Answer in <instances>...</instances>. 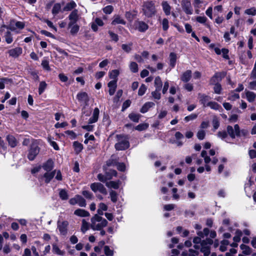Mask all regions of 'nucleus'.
Here are the masks:
<instances>
[{"instance_id":"6e6552de","label":"nucleus","mask_w":256,"mask_h":256,"mask_svg":"<svg viewBox=\"0 0 256 256\" xmlns=\"http://www.w3.org/2000/svg\"><path fill=\"white\" fill-rule=\"evenodd\" d=\"M68 224L69 223L66 220L60 221V220H58L57 222V228L61 235H66Z\"/></svg>"},{"instance_id":"13d9d810","label":"nucleus","mask_w":256,"mask_h":256,"mask_svg":"<svg viewBox=\"0 0 256 256\" xmlns=\"http://www.w3.org/2000/svg\"><path fill=\"white\" fill-rule=\"evenodd\" d=\"M104 252L106 256H113V250H110L108 246H104Z\"/></svg>"},{"instance_id":"412c9836","label":"nucleus","mask_w":256,"mask_h":256,"mask_svg":"<svg viewBox=\"0 0 256 256\" xmlns=\"http://www.w3.org/2000/svg\"><path fill=\"white\" fill-rule=\"evenodd\" d=\"M135 26L136 28L141 32H145L148 28V25L146 23L142 21L136 22Z\"/></svg>"},{"instance_id":"5fc2aeb1","label":"nucleus","mask_w":256,"mask_h":256,"mask_svg":"<svg viewBox=\"0 0 256 256\" xmlns=\"http://www.w3.org/2000/svg\"><path fill=\"white\" fill-rule=\"evenodd\" d=\"M236 235L234 237V241L238 242L240 240V237L242 235V232L240 230H236Z\"/></svg>"},{"instance_id":"0e129e2a","label":"nucleus","mask_w":256,"mask_h":256,"mask_svg":"<svg viewBox=\"0 0 256 256\" xmlns=\"http://www.w3.org/2000/svg\"><path fill=\"white\" fill-rule=\"evenodd\" d=\"M146 89L147 88L144 84H142L140 88H139L138 94L140 96L144 95L146 92Z\"/></svg>"},{"instance_id":"7c9ffc66","label":"nucleus","mask_w":256,"mask_h":256,"mask_svg":"<svg viewBox=\"0 0 256 256\" xmlns=\"http://www.w3.org/2000/svg\"><path fill=\"white\" fill-rule=\"evenodd\" d=\"M198 254V252L190 248H189L188 250H184L182 253V256H196Z\"/></svg>"},{"instance_id":"cd10ccee","label":"nucleus","mask_w":256,"mask_h":256,"mask_svg":"<svg viewBox=\"0 0 256 256\" xmlns=\"http://www.w3.org/2000/svg\"><path fill=\"white\" fill-rule=\"evenodd\" d=\"M246 96L247 100L250 102H254L256 98V94L250 91H246Z\"/></svg>"},{"instance_id":"79ce46f5","label":"nucleus","mask_w":256,"mask_h":256,"mask_svg":"<svg viewBox=\"0 0 256 256\" xmlns=\"http://www.w3.org/2000/svg\"><path fill=\"white\" fill-rule=\"evenodd\" d=\"M140 117V115L138 114L131 113L128 115V118L134 122H138L139 119Z\"/></svg>"},{"instance_id":"f704fd0d","label":"nucleus","mask_w":256,"mask_h":256,"mask_svg":"<svg viewBox=\"0 0 256 256\" xmlns=\"http://www.w3.org/2000/svg\"><path fill=\"white\" fill-rule=\"evenodd\" d=\"M106 185L109 188H114V189H118L120 186V182H114L110 181L106 182Z\"/></svg>"},{"instance_id":"72a5a7b5","label":"nucleus","mask_w":256,"mask_h":256,"mask_svg":"<svg viewBox=\"0 0 256 256\" xmlns=\"http://www.w3.org/2000/svg\"><path fill=\"white\" fill-rule=\"evenodd\" d=\"M240 248L244 254L250 255L252 253V248L244 244H241Z\"/></svg>"},{"instance_id":"37998d69","label":"nucleus","mask_w":256,"mask_h":256,"mask_svg":"<svg viewBox=\"0 0 256 256\" xmlns=\"http://www.w3.org/2000/svg\"><path fill=\"white\" fill-rule=\"evenodd\" d=\"M154 86L156 89L160 90L162 87V82L160 76H156L154 80Z\"/></svg>"},{"instance_id":"ddd939ff","label":"nucleus","mask_w":256,"mask_h":256,"mask_svg":"<svg viewBox=\"0 0 256 256\" xmlns=\"http://www.w3.org/2000/svg\"><path fill=\"white\" fill-rule=\"evenodd\" d=\"M181 6L183 10L186 14H192L193 13V8L191 3L188 0H182L181 2Z\"/></svg>"},{"instance_id":"8fccbe9b","label":"nucleus","mask_w":256,"mask_h":256,"mask_svg":"<svg viewBox=\"0 0 256 256\" xmlns=\"http://www.w3.org/2000/svg\"><path fill=\"white\" fill-rule=\"evenodd\" d=\"M60 197L63 200H66L68 198L67 192L64 190H61L59 193Z\"/></svg>"},{"instance_id":"2f4dec72","label":"nucleus","mask_w":256,"mask_h":256,"mask_svg":"<svg viewBox=\"0 0 256 256\" xmlns=\"http://www.w3.org/2000/svg\"><path fill=\"white\" fill-rule=\"evenodd\" d=\"M126 24L125 21L122 19L120 16L116 15L114 16L113 20L112 22V24L116 25L118 24Z\"/></svg>"},{"instance_id":"338daca9","label":"nucleus","mask_w":256,"mask_h":256,"mask_svg":"<svg viewBox=\"0 0 256 256\" xmlns=\"http://www.w3.org/2000/svg\"><path fill=\"white\" fill-rule=\"evenodd\" d=\"M198 116V114H192L188 116H186L184 118V120L186 122H188L190 120H194L196 119Z\"/></svg>"},{"instance_id":"603ef678","label":"nucleus","mask_w":256,"mask_h":256,"mask_svg":"<svg viewBox=\"0 0 256 256\" xmlns=\"http://www.w3.org/2000/svg\"><path fill=\"white\" fill-rule=\"evenodd\" d=\"M162 30L164 31H166L169 28V22L167 18H164L162 22Z\"/></svg>"},{"instance_id":"aec40b11","label":"nucleus","mask_w":256,"mask_h":256,"mask_svg":"<svg viewBox=\"0 0 256 256\" xmlns=\"http://www.w3.org/2000/svg\"><path fill=\"white\" fill-rule=\"evenodd\" d=\"M116 82L117 80H111L108 84V87L109 88L108 92L110 96H112L116 92L117 86Z\"/></svg>"},{"instance_id":"9b49d317","label":"nucleus","mask_w":256,"mask_h":256,"mask_svg":"<svg viewBox=\"0 0 256 256\" xmlns=\"http://www.w3.org/2000/svg\"><path fill=\"white\" fill-rule=\"evenodd\" d=\"M90 188L94 192H98L104 194H107V190L104 188V186L100 182H94L90 184Z\"/></svg>"},{"instance_id":"bb28decb","label":"nucleus","mask_w":256,"mask_h":256,"mask_svg":"<svg viewBox=\"0 0 256 256\" xmlns=\"http://www.w3.org/2000/svg\"><path fill=\"white\" fill-rule=\"evenodd\" d=\"M74 214L80 217H86L90 216V213L83 209H77L74 212Z\"/></svg>"},{"instance_id":"5701e85b","label":"nucleus","mask_w":256,"mask_h":256,"mask_svg":"<svg viewBox=\"0 0 256 256\" xmlns=\"http://www.w3.org/2000/svg\"><path fill=\"white\" fill-rule=\"evenodd\" d=\"M68 28L72 35L76 34L80 30V26L78 24H68Z\"/></svg>"},{"instance_id":"e2e57ef3","label":"nucleus","mask_w":256,"mask_h":256,"mask_svg":"<svg viewBox=\"0 0 256 256\" xmlns=\"http://www.w3.org/2000/svg\"><path fill=\"white\" fill-rule=\"evenodd\" d=\"M110 194L111 200L114 202H116L118 200V194L114 190H112Z\"/></svg>"},{"instance_id":"20e7f679","label":"nucleus","mask_w":256,"mask_h":256,"mask_svg":"<svg viewBox=\"0 0 256 256\" xmlns=\"http://www.w3.org/2000/svg\"><path fill=\"white\" fill-rule=\"evenodd\" d=\"M209 234V230L208 228H204L202 231H198L196 234L198 236L194 238L193 242L195 244L194 248L196 249H199L202 242L201 238L207 236Z\"/></svg>"},{"instance_id":"473e14b6","label":"nucleus","mask_w":256,"mask_h":256,"mask_svg":"<svg viewBox=\"0 0 256 256\" xmlns=\"http://www.w3.org/2000/svg\"><path fill=\"white\" fill-rule=\"evenodd\" d=\"M52 252L56 254L62 256L65 254V252L64 250H60L56 244H52Z\"/></svg>"},{"instance_id":"f8f14e48","label":"nucleus","mask_w":256,"mask_h":256,"mask_svg":"<svg viewBox=\"0 0 256 256\" xmlns=\"http://www.w3.org/2000/svg\"><path fill=\"white\" fill-rule=\"evenodd\" d=\"M80 18V14L78 10H73L68 16V24H77Z\"/></svg>"},{"instance_id":"a878e982","label":"nucleus","mask_w":256,"mask_h":256,"mask_svg":"<svg viewBox=\"0 0 256 256\" xmlns=\"http://www.w3.org/2000/svg\"><path fill=\"white\" fill-rule=\"evenodd\" d=\"M154 105L155 104L153 102H146L142 106V108L140 110V112L142 114L146 113V112H147L148 110L150 108L154 106Z\"/></svg>"},{"instance_id":"680f3d73","label":"nucleus","mask_w":256,"mask_h":256,"mask_svg":"<svg viewBox=\"0 0 256 256\" xmlns=\"http://www.w3.org/2000/svg\"><path fill=\"white\" fill-rule=\"evenodd\" d=\"M160 90H156L152 92V97L156 100H160L161 98V94L160 92Z\"/></svg>"},{"instance_id":"6ab92c4d","label":"nucleus","mask_w":256,"mask_h":256,"mask_svg":"<svg viewBox=\"0 0 256 256\" xmlns=\"http://www.w3.org/2000/svg\"><path fill=\"white\" fill-rule=\"evenodd\" d=\"M22 50L20 47H16L8 51L10 56L17 58L22 54Z\"/></svg>"},{"instance_id":"6e6d98bb","label":"nucleus","mask_w":256,"mask_h":256,"mask_svg":"<svg viewBox=\"0 0 256 256\" xmlns=\"http://www.w3.org/2000/svg\"><path fill=\"white\" fill-rule=\"evenodd\" d=\"M65 134L72 140H74L76 137V134L72 130H66L65 132Z\"/></svg>"},{"instance_id":"dca6fc26","label":"nucleus","mask_w":256,"mask_h":256,"mask_svg":"<svg viewBox=\"0 0 256 256\" xmlns=\"http://www.w3.org/2000/svg\"><path fill=\"white\" fill-rule=\"evenodd\" d=\"M110 172L112 175L111 176H109L108 174H106V176H104L100 174L98 175V179L100 182L106 183L107 180L110 179L112 176H116V172L115 170H110Z\"/></svg>"},{"instance_id":"2eb2a0df","label":"nucleus","mask_w":256,"mask_h":256,"mask_svg":"<svg viewBox=\"0 0 256 256\" xmlns=\"http://www.w3.org/2000/svg\"><path fill=\"white\" fill-rule=\"evenodd\" d=\"M76 98L78 102L84 105H88L89 97L86 92H80L77 94Z\"/></svg>"},{"instance_id":"3c124183","label":"nucleus","mask_w":256,"mask_h":256,"mask_svg":"<svg viewBox=\"0 0 256 256\" xmlns=\"http://www.w3.org/2000/svg\"><path fill=\"white\" fill-rule=\"evenodd\" d=\"M5 40L8 44H10L13 41V38L10 32L8 31L4 36Z\"/></svg>"},{"instance_id":"393cba45","label":"nucleus","mask_w":256,"mask_h":256,"mask_svg":"<svg viewBox=\"0 0 256 256\" xmlns=\"http://www.w3.org/2000/svg\"><path fill=\"white\" fill-rule=\"evenodd\" d=\"M192 77V71L190 70H187L181 76V80L184 82H188Z\"/></svg>"},{"instance_id":"a18cd8bd","label":"nucleus","mask_w":256,"mask_h":256,"mask_svg":"<svg viewBox=\"0 0 256 256\" xmlns=\"http://www.w3.org/2000/svg\"><path fill=\"white\" fill-rule=\"evenodd\" d=\"M47 86V84L44 81H42L40 82L38 88V94H41L46 90Z\"/></svg>"},{"instance_id":"423d86ee","label":"nucleus","mask_w":256,"mask_h":256,"mask_svg":"<svg viewBox=\"0 0 256 256\" xmlns=\"http://www.w3.org/2000/svg\"><path fill=\"white\" fill-rule=\"evenodd\" d=\"M213 243V240L210 238H206L202 241L200 246V251L204 254V256H208L210 254V246Z\"/></svg>"},{"instance_id":"f03ea898","label":"nucleus","mask_w":256,"mask_h":256,"mask_svg":"<svg viewBox=\"0 0 256 256\" xmlns=\"http://www.w3.org/2000/svg\"><path fill=\"white\" fill-rule=\"evenodd\" d=\"M118 142L115 144L114 147L117 150H124L130 146L128 137L124 134L116 135Z\"/></svg>"},{"instance_id":"9d476101","label":"nucleus","mask_w":256,"mask_h":256,"mask_svg":"<svg viewBox=\"0 0 256 256\" xmlns=\"http://www.w3.org/2000/svg\"><path fill=\"white\" fill-rule=\"evenodd\" d=\"M56 170L52 172H44L42 175L39 176V180L41 182H44L46 184L49 183L56 174Z\"/></svg>"},{"instance_id":"864d4df0","label":"nucleus","mask_w":256,"mask_h":256,"mask_svg":"<svg viewBox=\"0 0 256 256\" xmlns=\"http://www.w3.org/2000/svg\"><path fill=\"white\" fill-rule=\"evenodd\" d=\"M132 43L129 44H122V49L126 52H130L132 50Z\"/></svg>"},{"instance_id":"c9c22d12","label":"nucleus","mask_w":256,"mask_h":256,"mask_svg":"<svg viewBox=\"0 0 256 256\" xmlns=\"http://www.w3.org/2000/svg\"><path fill=\"white\" fill-rule=\"evenodd\" d=\"M236 91H232L229 94L228 96V100L230 101H234L240 98V95L238 94L235 92Z\"/></svg>"},{"instance_id":"a211bd4d","label":"nucleus","mask_w":256,"mask_h":256,"mask_svg":"<svg viewBox=\"0 0 256 256\" xmlns=\"http://www.w3.org/2000/svg\"><path fill=\"white\" fill-rule=\"evenodd\" d=\"M198 99L199 102L202 104L204 106L206 107L207 106L206 104L208 102H210L209 100L210 98L208 96L200 93L198 94Z\"/></svg>"},{"instance_id":"c756f323","label":"nucleus","mask_w":256,"mask_h":256,"mask_svg":"<svg viewBox=\"0 0 256 256\" xmlns=\"http://www.w3.org/2000/svg\"><path fill=\"white\" fill-rule=\"evenodd\" d=\"M170 66L173 68L175 66L176 64V61L177 59L176 54L174 52H170L169 56Z\"/></svg>"},{"instance_id":"7ed1b4c3","label":"nucleus","mask_w":256,"mask_h":256,"mask_svg":"<svg viewBox=\"0 0 256 256\" xmlns=\"http://www.w3.org/2000/svg\"><path fill=\"white\" fill-rule=\"evenodd\" d=\"M100 114L99 109L96 108L93 112L92 116L88 120V124L82 126V128L86 130L87 131H92L94 129V126L92 125V124L96 122Z\"/></svg>"},{"instance_id":"e433bc0d","label":"nucleus","mask_w":256,"mask_h":256,"mask_svg":"<svg viewBox=\"0 0 256 256\" xmlns=\"http://www.w3.org/2000/svg\"><path fill=\"white\" fill-rule=\"evenodd\" d=\"M9 144L12 148L15 147L16 146L17 142L15 138L10 135L8 136L6 138Z\"/></svg>"},{"instance_id":"052dcab7","label":"nucleus","mask_w":256,"mask_h":256,"mask_svg":"<svg viewBox=\"0 0 256 256\" xmlns=\"http://www.w3.org/2000/svg\"><path fill=\"white\" fill-rule=\"evenodd\" d=\"M206 136V132L204 130H199L196 134L197 138L200 140H202L204 139Z\"/></svg>"},{"instance_id":"b1692460","label":"nucleus","mask_w":256,"mask_h":256,"mask_svg":"<svg viewBox=\"0 0 256 256\" xmlns=\"http://www.w3.org/2000/svg\"><path fill=\"white\" fill-rule=\"evenodd\" d=\"M42 169L44 170V172H52L53 168V163L52 160H48L44 163L42 166Z\"/></svg>"},{"instance_id":"de8ad7c7","label":"nucleus","mask_w":256,"mask_h":256,"mask_svg":"<svg viewBox=\"0 0 256 256\" xmlns=\"http://www.w3.org/2000/svg\"><path fill=\"white\" fill-rule=\"evenodd\" d=\"M244 14L250 16H255L256 15V9L254 7L246 9L244 11Z\"/></svg>"},{"instance_id":"4d7b16f0","label":"nucleus","mask_w":256,"mask_h":256,"mask_svg":"<svg viewBox=\"0 0 256 256\" xmlns=\"http://www.w3.org/2000/svg\"><path fill=\"white\" fill-rule=\"evenodd\" d=\"M148 127V124H141L138 125L136 128L135 130L138 131H142L146 130Z\"/></svg>"},{"instance_id":"39448f33","label":"nucleus","mask_w":256,"mask_h":256,"mask_svg":"<svg viewBox=\"0 0 256 256\" xmlns=\"http://www.w3.org/2000/svg\"><path fill=\"white\" fill-rule=\"evenodd\" d=\"M142 10L146 16L152 17L156 12L154 3L152 1L145 2L143 5Z\"/></svg>"},{"instance_id":"0eeeda50","label":"nucleus","mask_w":256,"mask_h":256,"mask_svg":"<svg viewBox=\"0 0 256 256\" xmlns=\"http://www.w3.org/2000/svg\"><path fill=\"white\" fill-rule=\"evenodd\" d=\"M228 134L232 138H234L236 136H240V128L238 124H236L234 127L228 126L226 128Z\"/></svg>"},{"instance_id":"774afa93","label":"nucleus","mask_w":256,"mask_h":256,"mask_svg":"<svg viewBox=\"0 0 256 256\" xmlns=\"http://www.w3.org/2000/svg\"><path fill=\"white\" fill-rule=\"evenodd\" d=\"M114 8L112 6H108L103 8V12L106 14H110L113 11Z\"/></svg>"},{"instance_id":"bf43d9fd","label":"nucleus","mask_w":256,"mask_h":256,"mask_svg":"<svg viewBox=\"0 0 256 256\" xmlns=\"http://www.w3.org/2000/svg\"><path fill=\"white\" fill-rule=\"evenodd\" d=\"M130 70L133 72H136L138 71V66L135 62H132L130 65Z\"/></svg>"},{"instance_id":"ea45409f","label":"nucleus","mask_w":256,"mask_h":256,"mask_svg":"<svg viewBox=\"0 0 256 256\" xmlns=\"http://www.w3.org/2000/svg\"><path fill=\"white\" fill-rule=\"evenodd\" d=\"M206 106L214 110H219L220 108L222 109L221 106L215 102H208Z\"/></svg>"},{"instance_id":"4c0bfd02","label":"nucleus","mask_w":256,"mask_h":256,"mask_svg":"<svg viewBox=\"0 0 256 256\" xmlns=\"http://www.w3.org/2000/svg\"><path fill=\"white\" fill-rule=\"evenodd\" d=\"M62 9V6L60 3H56L54 4L52 9V14L56 16L60 12Z\"/></svg>"},{"instance_id":"f3484780","label":"nucleus","mask_w":256,"mask_h":256,"mask_svg":"<svg viewBox=\"0 0 256 256\" xmlns=\"http://www.w3.org/2000/svg\"><path fill=\"white\" fill-rule=\"evenodd\" d=\"M226 76L224 72H218L216 73L210 80V84H218V82L224 78Z\"/></svg>"},{"instance_id":"4468645a","label":"nucleus","mask_w":256,"mask_h":256,"mask_svg":"<svg viewBox=\"0 0 256 256\" xmlns=\"http://www.w3.org/2000/svg\"><path fill=\"white\" fill-rule=\"evenodd\" d=\"M39 152L40 150L38 147L36 145H32L29 150L28 154V158L29 160H34L39 153Z\"/></svg>"},{"instance_id":"f257e3e1","label":"nucleus","mask_w":256,"mask_h":256,"mask_svg":"<svg viewBox=\"0 0 256 256\" xmlns=\"http://www.w3.org/2000/svg\"><path fill=\"white\" fill-rule=\"evenodd\" d=\"M107 224V220L98 214H95L90 219V227L94 230H101Z\"/></svg>"},{"instance_id":"69168bd1","label":"nucleus","mask_w":256,"mask_h":256,"mask_svg":"<svg viewBox=\"0 0 256 256\" xmlns=\"http://www.w3.org/2000/svg\"><path fill=\"white\" fill-rule=\"evenodd\" d=\"M82 195L86 198L92 200L93 198V195L92 193L88 190H83L82 192Z\"/></svg>"},{"instance_id":"c03bdc74","label":"nucleus","mask_w":256,"mask_h":256,"mask_svg":"<svg viewBox=\"0 0 256 256\" xmlns=\"http://www.w3.org/2000/svg\"><path fill=\"white\" fill-rule=\"evenodd\" d=\"M73 146L74 147L76 152L78 154L82 151L83 148L82 144L78 142H74L73 143Z\"/></svg>"},{"instance_id":"09e8293b","label":"nucleus","mask_w":256,"mask_h":256,"mask_svg":"<svg viewBox=\"0 0 256 256\" xmlns=\"http://www.w3.org/2000/svg\"><path fill=\"white\" fill-rule=\"evenodd\" d=\"M212 125L214 130H216L220 126V122L218 118L216 116H214L212 118Z\"/></svg>"},{"instance_id":"1a4fd4ad","label":"nucleus","mask_w":256,"mask_h":256,"mask_svg":"<svg viewBox=\"0 0 256 256\" xmlns=\"http://www.w3.org/2000/svg\"><path fill=\"white\" fill-rule=\"evenodd\" d=\"M69 202L72 205L78 204L80 207H86V206L85 200L80 195H76L74 198H70Z\"/></svg>"},{"instance_id":"4be33fe9","label":"nucleus","mask_w":256,"mask_h":256,"mask_svg":"<svg viewBox=\"0 0 256 256\" xmlns=\"http://www.w3.org/2000/svg\"><path fill=\"white\" fill-rule=\"evenodd\" d=\"M14 24L16 28H18L20 29H22L24 26V24L22 22H15L14 21H12L10 23V24L8 27V28L12 30H14L15 28L14 26Z\"/></svg>"},{"instance_id":"c85d7f7f","label":"nucleus","mask_w":256,"mask_h":256,"mask_svg":"<svg viewBox=\"0 0 256 256\" xmlns=\"http://www.w3.org/2000/svg\"><path fill=\"white\" fill-rule=\"evenodd\" d=\"M162 10L166 15L168 16L170 14L171 6L166 1H164L162 3Z\"/></svg>"},{"instance_id":"58836bf2","label":"nucleus","mask_w":256,"mask_h":256,"mask_svg":"<svg viewBox=\"0 0 256 256\" xmlns=\"http://www.w3.org/2000/svg\"><path fill=\"white\" fill-rule=\"evenodd\" d=\"M76 6V4L74 1H72L68 3L64 8V11H70L74 8Z\"/></svg>"},{"instance_id":"a19ab883","label":"nucleus","mask_w":256,"mask_h":256,"mask_svg":"<svg viewBox=\"0 0 256 256\" xmlns=\"http://www.w3.org/2000/svg\"><path fill=\"white\" fill-rule=\"evenodd\" d=\"M90 227V224L84 219L82 220V224L81 226V230L83 233H85Z\"/></svg>"},{"instance_id":"49530a36","label":"nucleus","mask_w":256,"mask_h":256,"mask_svg":"<svg viewBox=\"0 0 256 256\" xmlns=\"http://www.w3.org/2000/svg\"><path fill=\"white\" fill-rule=\"evenodd\" d=\"M119 74V71L118 70H112L109 72L110 78L114 80H116L117 76Z\"/></svg>"}]
</instances>
